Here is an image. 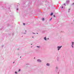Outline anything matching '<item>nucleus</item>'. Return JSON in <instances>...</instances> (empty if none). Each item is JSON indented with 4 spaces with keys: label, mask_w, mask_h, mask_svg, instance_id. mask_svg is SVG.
I'll list each match as a JSON object with an SVG mask.
<instances>
[{
    "label": "nucleus",
    "mask_w": 74,
    "mask_h": 74,
    "mask_svg": "<svg viewBox=\"0 0 74 74\" xmlns=\"http://www.w3.org/2000/svg\"><path fill=\"white\" fill-rule=\"evenodd\" d=\"M62 46H61L60 47V46L57 47L58 51H59V50H60V48H62Z\"/></svg>",
    "instance_id": "nucleus-1"
},
{
    "label": "nucleus",
    "mask_w": 74,
    "mask_h": 74,
    "mask_svg": "<svg viewBox=\"0 0 74 74\" xmlns=\"http://www.w3.org/2000/svg\"><path fill=\"white\" fill-rule=\"evenodd\" d=\"M37 62L39 63H41V62H42L41 60L40 59L37 60Z\"/></svg>",
    "instance_id": "nucleus-2"
},
{
    "label": "nucleus",
    "mask_w": 74,
    "mask_h": 74,
    "mask_svg": "<svg viewBox=\"0 0 74 74\" xmlns=\"http://www.w3.org/2000/svg\"><path fill=\"white\" fill-rule=\"evenodd\" d=\"M72 42V45H71V47H72V48H73L74 47H73V45H74V42Z\"/></svg>",
    "instance_id": "nucleus-3"
},
{
    "label": "nucleus",
    "mask_w": 74,
    "mask_h": 74,
    "mask_svg": "<svg viewBox=\"0 0 74 74\" xmlns=\"http://www.w3.org/2000/svg\"><path fill=\"white\" fill-rule=\"evenodd\" d=\"M44 39L45 40V41H46V40H47V38L46 37H45L44 38Z\"/></svg>",
    "instance_id": "nucleus-4"
},
{
    "label": "nucleus",
    "mask_w": 74,
    "mask_h": 74,
    "mask_svg": "<svg viewBox=\"0 0 74 74\" xmlns=\"http://www.w3.org/2000/svg\"><path fill=\"white\" fill-rule=\"evenodd\" d=\"M46 65L47 66H49V63H47L46 64Z\"/></svg>",
    "instance_id": "nucleus-5"
},
{
    "label": "nucleus",
    "mask_w": 74,
    "mask_h": 74,
    "mask_svg": "<svg viewBox=\"0 0 74 74\" xmlns=\"http://www.w3.org/2000/svg\"><path fill=\"white\" fill-rule=\"evenodd\" d=\"M37 48H38V49H40V46H36Z\"/></svg>",
    "instance_id": "nucleus-6"
},
{
    "label": "nucleus",
    "mask_w": 74,
    "mask_h": 74,
    "mask_svg": "<svg viewBox=\"0 0 74 74\" xmlns=\"http://www.w3.org/2000/svg\"><path fill=\"white\" fill-rule=\"evenodd\" d=\"M42 20L43 21H44V18H42Z\"/></svg>",
    "instance_id": "nucleus-7"
},
{
    "label": "nucleus",
    "mask_w": 74,
    "mask_h": 74,
    "mask_svg": "<svg viewBox=\"0 0 74 74\" xmlns=\"http://www.w3.org/2000/svg\"><path fill=\"white\" fill-rule=\"evenodd\" d=\"M53 15V13H52L50 15Z\"/></svg>",
    "instance_id": "nucleus-8"
},
{
    "label": "nucleus",
    "mask_w": 74,
    "mask_h": 74,
    "mask_svg": "<svg viewBox=\"0 0 74 74\" xmlns=\"http://www.w3.org/2000/svg\"><path fill=\"white\" fill-rule=\"evenodd\" d=\"M61 8H63V6H62L61 7Z\"/></svg>",
    "instance_id": "nucleus-9"
},
{
    "label": "nucleus",
    "mask_w": 74,
    "mask_h": 74,
    "mask_svg": "<svg viewBox=\"0 0 74 74\" xmlns=\"http://www.w3.org/2000/svg\"><path fill=\"white\" fill-rule=\"evenodd\" d=\"M52 19V18H51L50 19V21H51V19Z\"/></svg>",
    "instance_id": "nucleus-10"
},
{
    "label": "nucleus",
    "mask_w": 74,
    "mask_h": 74,
    "mask_svg": "<svg viewBox=\"0 0 74 74\" xmlns=\"http://www.w3.org/2000/svg\"><path fill=\"white\" fill-rule=\"evenodd\" d=\"M21 71V69H19L18 71L19 72V71Z\"/></svg>",
    "instance_id": "nucleus-11"
},
{
    "label": "nucleus",
    "mask_w": 74,
    "mask_h": 74,
    "mask_svg": "<svg viewBox=\"0 0 74 74\" xmlns=\"http://www.w3.org/2000/svg\"><path fill=\"white\" fill-rule=\"evenodd\" d=\"M15 74H17V72H15Z\"/></svg>",
    "instance_id": "nucleus-12"
},
{
    "label": "nucleus",
    "mask_w": 74,
    "mask_h": 74,
    "mask_svg": "<svg viewBox=\"0 0 74 74\" xmlns=\"http://www.w3.org/2000/svg\"><path fill=\"white\" fill-rule=\"evenodd\" d=\"M56 69H58V67H56Z\"/></svg>",
    "instance_id": "nucleus-13"
},
{
    "label": "nucleus",
    "mask_w": 74,
    "mask_h": 74,
    "mask_svg": "<svg viewBox=\"0 0 74 74\" xmlns=\"http://www.w3.org/2000/svg\"><path fill=\"white\" fill-rule=\"evenodd\" d=\"M69 11H68V12H70V11L69 10H70V9H69Z\"/></svg>",
    "instance_id": "nucleus-14"
},
{
    "label": "nucleus",
    "mask_w": 74,
    "mask_h": 74,
    "mask_svg": "<svg viewBox=\"0 0 74 74\" xmlns=\"http://www.w3.org/2000/svg\"><path fill=\"white\" fill-rule=\"evenodd\" d=\"M54 17H55V15H53Z\"/></svg>",
    "instance_id": "nucleus-15"
},
{
    "label": "nucleus",
    "mask_w": 74,
    "mask_h": 74,
    "mask_svg": "<svg viewBox=\"0 0 74 74\" xmlns=\"http://www.w3.org/2000/svg\"><path fill=\"white\" fill-rule=\"evenodd\" d=\"M64 5H65V6H66V4L64 3Z\"/></svg>",
    "instance_id": "nucleus-16"
},
{
    "label": "nucleus",
    "mask_w": 74,
    "mask_h": 74,
    "mask_svg": "<svg viewBox=\"0 0 74 74\" xmlns=\"http://www.w3.org/2000/svg\"><path fill=\"white\" fill-rule=\"evenodd\" d=\"M23 25H25V23H23Z\"/></svg>",
    "instance_id": "nucleus-17"
},
{
    "label": "nucleus",
    "mask_w": 74,
    "mask_h": 74,
    "mask_svg": "<svg viewBox=\"0 0 74 74\" xmlns=\"http://www.w3.org/2000/svg\"><path fill=\"white\" fill-rule=\"evenodd\" d=\"M33 33V34H36L35 33Z\"/></svg>",
    "instance_id": "nucleus-18"
},
{
    "label": "nucleus",
    "mask_w": 74,
    "mask_h": 74,
    "mask_svg": "<svg viewBox=\"0 0 74 74\" xmlns=\"http://www.w3.org/2000/svg\"><path fill=\"white\" fill-rule=\"evenodd\" d=\"M73 4H74V3H73L72 4L73 5Z\"/></svg>",
    "instance_id": "nucleus-19"
},
{
    "label": "nucleus",
    "mask_w": 74,
    "mask_h": 74,
    "mask_svg": "<svg viewBox=\"0 0 74 74\" xmlns=\"http://www.w3.org/2000/svg\"><path fill=\"white\" fill-rule=\"evenodd\" d=\"M17 10H18V9H17Z\"/></svg>",
    "instance_id": "nucleus-20"
},
{
    "label": "nucleus",
    "mask_w": 74,
    "mask_h": 74,
    "mask_svg": "<svg viewBox=\"0 0 74 74\" xmlns=\"http://www.w3.org/2000/svg\"><path fill=\"white\" fill-rule=\"evenodd\" d=\"M34 37L33 36L32 37V38H34Z\"/></svg>",
    "instance_id": "nucleus-21"
},
{
    "label": "nucleus",
    "mask_w": 74,
    "mask_h": 74,
    "mask_svg": "<svg viewBox=\"0 0 74 74\" xmlns=\"http://www.w3.org/2000/svg\"><path fill=\"white\" fill-rule=\"evenodd\" d=\"M31 45H32V44H31Z\"/></svg>",
    "instance_id": "nucleus-22"
},
{
    "label": "nucleus",
    "mask_w": 74,
    "mask_h": 74,
    "mask_svg": "<svg viewBox=\"0 0 74 74\" xmlns=\"http://www.w3.org/2000/svg\"><path fill=\"white\" fill-rule=\"evenodd\" d=\"M37 34H38V33H37Z\"/></svg>",
    "instance_id": "nucleus-23"
},
{
    "label": "nucleus",
    "mask_w": 74,
    "mask_h": 74,
    "mask_svg": "<svg viewBox=\"0 0 74 74\" xmlns=\"http://www.w3.org/2000/svg\"><path fill=\"white\" fill-rule=\"evenodd\" d=\"M48 39H49V38H48Z\"/></svg>",
    "instance_id": "nucleus-24"
},
{
    "label": "nucleus",
    "mask_w": 74,
    "mask_h": 74,
    "mask_svg": "<svg viewBox=\"0 0 74 74\" xmlns=\"http://www.w3.org/2000/svg\"><path fill=\"white\" fill-rule=\"evenodd\" d=\"M21 58V56L20 57V58Z\"/></svg>",
    "instance_id": "nucleus-25"
},
{
    "label": "nucleus",
    "mask_w": 74,
    "mask_h": 74,
    "mask_svg": "<svg viewBox=\"0 0 74 74\" xmlns=\"http://www.w3.org/2000/svg\"><path fill=\"white\" fill-rule=\"evenodd\" d=\"M13 63H14V62H13Z\"/></svg>",
    "instance_id": "nucleus-26"
},
{
    "label": "nucleus",
    "mask_w": 74,
    "mask_h": 74,
    "mask_svg": "<svg viewBox=\"0 0 74 74\" xmlns=\"http://www.w3.org/2000/svg\"><path fill=\"white\" fill-rule=\"evenodd\" d=\"M25 32H26V31H25Z\"/></svg>",
    "instance_id": "nucleus-27"
},
{
    "label": "nucleus",
    "mask_w": 74,
    "mask_h": 74,
    "mask_svg": "<svg viewBox=\"0 0 74 74\" xmlns=\"http://www.w3.org/2000/svg\"><path fill=\"white\" fill-rule=\"evenodd\" d=\"M34 59H35V58H34Z\"/></svg>",
    "instance_id": "nucleus-28"
}]
</instances>
